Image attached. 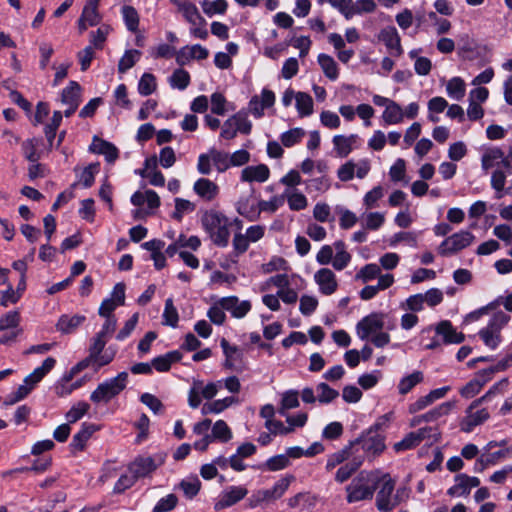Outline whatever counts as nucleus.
I'll use <instances>...</instances> for the list:
<instances>
[{
    "label": "nucleus",
    "instance_id": "1",
    "mask_svg": "<svg viewBox=\"0 0 512 512\" xmlns=\"http://www.w3.org/2000/svg\"><path fill=\"white\" fill-rule=\"evenodd\" d=\"M377 489L376 506L382 512L394 510L410 495V489L406 486H400L395 490V480L388 473L382 475Z\"/></svg>",
    "mask_w": 512,
    "mask_h": 512
},
{
    "label": "nucleus",
    "instance_id": "2",
    "mask_svg": "<svg viewBox=\"0 0 512 512\" xmlns=\"http://www.w3.org/2000/svg\"><path fill=\"white\" fill-rule=\"evenodd\" d=\"M201 225L209 238L218 247L225 248L229 244V219L220 211L206 210L201 216Z\"/></svg>",
    "mask_w": 512,
    "mask_h": 512
},
{
    "label": "nucleus",
    "instance_id": "3",
    "mask_svg": "<svg viewBox=\"0 0 512 512\" xmlns=\"http://www.w3.org/2000/svg\"><path fill=\"white\" fill-rule=\"evenodd\" d=\"M381 425L376 423L366 435L354 441V470L362 464L364 457L371 461L385 449L384 437L378 433Z\"/></svg>",
    "mask_w": 512,
    "mask_h": 512
},
{
    "label": "nucleus",
    "instance_id": "4",
    "mask_svg": "<svg viewBox=\"0 0 512 512\" xmlns=\"http://www.w3.org/2000/svg\"><path fill=\"white\" fill-rule=\"evenodd\" d=\"M128 373L120 372L116 377L105 380L100 383L91 393L90 400L94 403L109 402L112 398L120 394L127 386Z\"/></svg>",
    "mask_w": 512,
    "mask_h": 512
},
{
    "label": "nucleus",
    "instance_id": "5",
    "mask_svg": "<svg viewBox=\"0 0 512 512\" xmlns=\"http://www.w3.org/2000/svg\"><path fill=\"white\" fill-rule=\"evenodd\" d=\"M213 167L219 173L227 171L230 168L229 154L215 148H210L206 153L198 156L197 170L200 174H211Z\"/></svg>",
    "mask_w": 512,
    "mask_h": 512
},
{
    "label": "nucleus",
    "instance_id": "6",
    "mask_svg": "<svg viewBox=\"0 0 512 512\" xmlns=\"http://www.w3.org/2000/svg\"><path fill=\"white\" fill-rule=\"evenodd\" d=\"M293 480L294 477L292 475L285 476L278 480L272 488L255 491L248 499L249 507L253 509L262 506L264 503L279 499L289 488Z\"/></svg>",
    "mask_w": 512,
    "mask_h": 512
},
{
    "label": "nucleus",
    "instance_id": "7",
    "mask_svg": "<svg viewBox=\"0 0 512 512\" xmlns=\"http://www.w3.org/2000/svg\"><path fill=\"white\" fill-rule=\"evenodd\" d=\"M56 360L53 357L46 358L42 365L35 368L33 372L24 378L23 384L14 392V395L21 401L26 398L34 387L54 368Z\"/></svg>",
    "mask_w": 512,
    "mask_h": 512
},
{
    "label": "nucleus",
    "instance_id": "8",
    "mask_svg": "<svg viewBox=\"0 0 512 512\" xmlns=\"http://www.w3.org/2000/svg\"><path fill=\"white\" fill-rule=\"evenodd\" d=\"M165 459V453H156L150 456H139L129 464L128 470L130 473L134 474L137 479L146 477L163 465Z\"/></svg>",
    "mask_w": 512,
    "mask_h": 512
},
{
    "label": "nucleus",
    "instance_id": "9",
    "mask_svg": "<svg viewBox=\"0 0 512 512\" xmlns=\"http://www.w3.org/2000/svg\"><path fill=\"white\" fill-rule=\"evenodd\" d=\"M381 477L374 472L361 471L354 480V501L371 499Z\"/></svg>",
    "mask_w": 512,
    "mask_h": 512
},
{
    "label": "nucleus",
    "instance_id": "10",
    "mask_svg": "<svg viewBox=\"0 0 512 512\" xmlns=\"http://www.w3.org/2000/svg\"><path fill=\"white\" fill-rule=\"evenodd\" d=\"M221 387L222 381L210 382L205 386L202 381H194L188 392L189 406L193 409L198 408L202 401L201 398L207 400L214 398Z\"/></svg>",
    "mask_w": 512,
    "mask_h": 512
},
{
    "label": "nucleus",
    "instance_id": "11",
    "mask_svg": "<svg viewBox=\"0 0 512 512\" xmlns=\"http://www.w3.org/2000/svg\"><path fill=\"white\" fill-rule=\"evenodd\" d=\"M474 235L469 231H461L446 238L439 246L438 251L442 256L454 254L468 247L474 240Z\"/></svg>",
    "mask_w": 512,
    "mask_h": 512
},
{
    "label": "nucleus",
    "instance_id": "12",
    "mask_svg": "<svg viewBox=\"0 0 512 512\" xmlns=\"http://www.w3.org/2000/svg\"><path fill=\"white\" fill-rule=\"evenodd\" d=\"M220 346L225 356L224 367L242 372L245 369L243 350L236 345H231L225 338L221 339Z\"/></svg>",
    "mask_w": 512,
    "mask_h": 512
},
{
    "label": "nucleus",
    "instance_id": "13",
    "mask_svg": "<svg viewBox=\"0 0 512 512\" xmlns=\"http://www.w3.org/2000/svg\"><path fill=\"white\" fill-rule=\"evenodd\" d=\"M384 315L372 313L364 317L356 326L357 334L361 339H368L384 328Z\"/></svg>",
    "mask_w": 512,
    "mask_h": 512
},
{
    "label": "nucleus",
    "instance_id": "14",
    "mask_svg": "<svg viewBox=\"0 0 512 512\" xmlns=\"http://www.w3.org/2000/svg\"><path fill=\"white\" fill-rule=\"evenodd\" d=\"M275 103V94L273 91L264 88L261 95H254L248 103V113H251L255 118H261L264 115V110L270 108Z\"/></svg>",
    "mask_w": 512,
    "mask_h": 512
},
{
    "label": "nucleus",
    "instance_id": "15",
    "mask_svg": "<svg viewBox=\"0 0 512 512\" xmlns=\"http://www.w3.org/2000/svg\"><path fill=\"white\" fill-rule=\"evenodd\" d=\"M221 303L222 307L236 319L244 318L252 308L249 300H240L237 296L222 297Z\"/></svg>",
    "mask_w": 512,
    "mask_h": 512
},
{
    "label": "nucleus",
    "instance_id": "16",
    "mask_svg": "<svg viewBox=\"0 0 512 512\" xmlns=\"http://www.w3.org/2000/svg\"><path fill=\"white\" fill-rule=\"evenodd\" d=\"M193 192L203 201H214L220 192L219 186L208 178H199L193 184Z\"/></svg>",
    "mask_w": 512,
    "mask_h": 512
},
{
    "label": "nucleus",
    "instance_id": "17",
    "mask_svg": "<svg viewBox=\"0 0 512 512\" xmlns=\"http://www.w3.org/2000/svg\"><path fill=\"white\" fill-rule=\"evenodd\" d=\"M248 494V490L244 486H230L220 496L216 503V509H224L231 507Z\"/></svg>",
    "mask_w": 512,
    "mask_h": 512
},
{
    "label": "nucleus",
    "instance_id": "18",
    "mask_svg": "<svg viewBox=\"0 0 512 512\" xmlns=\"http://www.w3.org/2000/svg\"><path fill=\"white\" fill-rule=\"evenodd\" d=\"M270 177V169L265 164L246 166L241 171L240 179L242 182H266Z\"/></svg>",
    "mask_w": 512,
    "mask_h": 512
},
{
    "label": "nucleus",
    "instance_id": "19",
    "mask_svg": "<svg viewBox=\"0 0 512 512\" xmlns=\"http://www.w3.org/2000/svg\"><path fill=\"white\" fill-rule=\"evenodd\" d=\"M480 480L477 477H470L466 474H459L455 477V484L449 488L451 496L468 495L472 488L478 487Z\"/></svg>",
    "mask_w": 512,
    "mask_h": 512
},
{
    "label": "nucleus",
    "instance_id": "20",
    "mask_svg": "<svg viewBox=\"0 0 512 512\" xmlns=\"http://www.w3.org/2000/svg\"><path fill=\"white\" fill-rule=\"evenodd\" d=\"M314 280L319 285L320 291L325 295H330L336 290L335 275L328 268L318 270L314 275Z\"/></svg>",
    "mask_w": 512,
    "mask_h": 512
},
{
    "label": "nucleus",
    "instance_id": "21",
    "mask_svg": "<svg viewBox=\"0 0 512 512\" xmlns=\"http://www.w3.org/2000/svg\"><path fill=\"white\" fill-rule=\"evenodd\" d=\"M453 406L454 404L452 402H444L427 413L414 417L411 422V426L419 425L422 422H433L438 418L447 415Z\"/></svg>",
    "mask_w": 512,
    "mask_h": 512
},
{
    "label": "nucleus",
    "instance_id": "22",
    "mask_svg": "<svg viewBox=\"0 0 512 512\" xmlns=\"http://www.w3.org/2000/svg\"><path fill=\"white\" fill-rule=\"evenodd\" d=\"M436 333L443 337L446 344H460L465 340L464 334L456 332L448 320H443L436 326Z\"/></svg>",
    "mask_w": 512,
    "mask_h": 512
},
{
    "label": "nucleus",
    "instance_id": "23",
    "mask_svg": "<svg viewBox=\"0 0 512 512\" xmlns=\"http://www.w3.org/2000/svg\"><path fill=\"white\" fill-rule=\"evenodd\" d=\"M379 40L382 41L389 50H395L397 56L403 53L400 36L395 27L388 26L382 29L379 33Z\"/></svg>",
    "mask_w": 512,
    "mask_h": 512
},
{
    "label": "nucleus",
    "instance_id": "24",
    "mask_svg": "<svg viewBox=\"0 0 512 512\" xmlns=\"http://www.w3.org/2000/svg\"><path fill=\"white\" fill-rule=\"evenodd\" d=\"M86 320L84 315H68L64 314L60 316L57 321L56 328L63 334L73 333L82 323Z\"/></svg>",
    "mask_w": 512,
    "mask_h": 512
},
{
    "label": "nucleus",
    "instance_id": "25",
    "mask_svg": "<svg viewBox=\"0 0 512 512\" xmlns=\"http://www.w3.org/2000/svg\"><path fill=\"white\" fill-rule=\"evenodd\" d=\"M352 441H350L343 449L331 454L326 462V470L331 471L337 466H342L347 462H352Z\"/></svg>",
    "mask_w": 512,
    "mask_h": 512
},
{
    "label": "nucleus",
    "instance_id": "26",
    "mask_svg": "<svg viewBox=\"0 0 512 512\" xmlns=\"http://www.w3.org/2000/svg\"><path fill=\"white\" fill-rule=\"evenodd\" d=\"M95 431L96 427L94 424L83 423L81 429L73 436L70 448L73 451L84 450L86 442Z\"/></svg>",
    "mask_w": 512,
    "mask_h": 512
},
{
    "label": "nucleus",
    "instance_id": "27",
    "mask_svg": "<svg viewBox=\"0 0 512 512\" xmlns=\"http://www.w3.org/2000/svg\"><path fill=\"white\" fill-rule=\"evenodd\" d=\"M237 213L249 221H256L259 219L258 205L251 203L249 197H241L235 204Z\"/></svg>",
    "mask_w": 512,
    "mask_h": 512
},
{
    "label": "nucleus",
    "instance_id": "28",
    "mask_svg": "<svg viewBox=\"0 0 512 512\" xmlns=\"http://www.w3.org/2000/svg\"><path fill=\"white\" fill-rule=\"evenodd\" d=\"M317 497L309 492L298 493L289 499V508L308 510L315 506Z\"/></svg>",
    "mask_w": 512,
    "mask_h": 512
},
{
    "label": "nucleus",
    "instance_id": "29",
    "mask_svg": "<svg viewBox=\"0 0 512 512\" xmlns=\"http://www.w3.org/2000/svg\"><path fill=\"white\" fill-rule=\"evenodd\" d=\"M61 103L63 105H79L81 102V86L76 81H70L62 90Z\"/></svg>",
    "mask_w": 512,
    "mask_h": 512
},
{
    "label": "nucleus",
    "instance_id": "30",
    "mask_svg": "<svg viewBox=\"0 0 512 512\" xmlns=\"http://www.w3.org/2000/svg\"><path fill=\"white\" fill-rule=\"evenodd\" d=\"M283 196H285V201L287 200L288 206L292 211L303 210L308 205L306 196L296 189L287 188Z\"/></svg>",
    "mask_w": 512,
    "mask_h": 512
},
{
    "label": "nucleus",
    "instance_id": "31",
    "mask_svg": "<svg viewBox=\"0 0 512 512\" xmlns=\"http://www.w3.org/2000/svg\"><path fill=\"white\" fill-rule=\"evenodd\" d=\"M236 402H237V399L232 396L225 397V398L219 399V400H215L213 402H208L202 406L201 413L203 415L219 414Z\"/></svg>",
    "mask_w": 512,
    "mask_h": 512
},
{
    "label": "nucleus",
    "instance_id": "32",
    "mask_svg": "<svg viewBox=\"0 0 512 512\" xmlns=\"http://www.w3.org/2000/svg\"><path fill=\"white\" fill-rule=\"evenodd\" d=\"M332 247L334 248L332 265L336 270H342L348 265L351 259L350 254L345 250V244L342 241L334 242Z\"/></svg>",
    "mask_w": 512,
    "mask_h": 512
},
{
    "label": "nucleus",
    "instance_id": "33",
    "mask_svg": "<svg viewBox=\"0 0 512 512\" xmlns=\"http://www.w3.org/2000/svg\"><path fill=\"white\" fill-rule=\"evenodd\" d=\"M489 381V377H480V372L477 376L469 381L460 391V394L464 398H472L478 394L481 388Z\"/></svg>",
    "mask_w": 512,
    "mask_h": 512
},
{
    "label": "nucleus",
    "instance_id": "34",
    "mask_svg": "<svg viewBox=\"0 0 512 512\" xmlns=\"http://www.w3.org/2000/svg\"><path fill=\"white\" fill-rule=\"evenodd\" d=\"M190 74L184 69H176L169 77L168 81L173 89L185 90L190 84Z\"/></svg>",
    "mask_w": 512,
    "mask_h": 512
},
{
    "label": "nucleus",
    "instance_id": "35",
    "mask_svg": "<svg viewBox=\"0 0 512 512\" xmlns=\"http://www.w3.org/2000/svg\"><path fill=\"white\" fill-rule=\"evenodd\" d=\"M296 109L301 117L309 116L313 112L312 97L305 92H297L295 96Z\"/></svg>",
    "mask_w": 512,
    "mask_h": 512
},
{
    "label": "nucleus",
    "instance_id": "36",
    "mask_svg": "<svg viewBox=\"0 0 512 512\" xmlns=\"http://www.w3.org/2000/svg\"><path fill=\"white\" fill-rule=\"evenodd\" d=\"M334 152L337 157L344 158L352 151V137L336 135L333 137Z\"/></svg>",
    "mask_w": 512,
    "mask_h": 512
},
{
    "label": "nucleus",
    "instance_id": "37",
    "mask_svg": "<svg viewBox=\"0 0 512 512\" xmlns=\"http://www.w3.org/2000/svg\"><path fill=\"white\" fill-rule=\"evenodd\" d=\"M318 63L326 77L331 80H335L338 77L337 64L331 56L319 54Z\"/></svg>",
    "mask_w": 512,
    "mask_h": 512
},
{
    "label": "nucleus",
    "instance_id": "38",
    "mask_svg": "<svg viewBox=\"0 0 512 512\" xmlns=\"http://www.w3.org/2000/svg\"><path fill=\"white\" fill-rule=\"evenodd\" d=\"M299 394L295 390L286 391L282 395L281 405L279 408V414L286 416V413L290 409L297 408L299 406Z\"/></svg>",
    "mask_w": 512,
    "mask_h": 512
},
{
    "label": "nucleus",
    "instance_id": "39",
    "mask_svg": "<svg viewBox=\"0 0 512 512\" xmlns=\"http://www.w3.org/2000/svg\"><path fill=\"white\" fill-rule=\"evenodd\" d=\"M230 118L235 123L239 133L244 135L251 133L252 122L248 119V112L246 110H240Z\"/></svg>",
    "mask_w": 512,
    "mask_h": 512
},
{
    "label": "nucleus",
    "instance_id": "40",
    "mask_svg": "<svg viewBox=\"0 0 512 512\" xmlns=\"http://www.w3.org/2000/svg\"><path fill=\"white\" fill-rule=\"evenodd\" d=\"M175 210L172 213V218L181 221L185 214L191 213L196 209V205L190 200L183 198H175Z\"/></svg>",
    "mask_w": 512,
    "mask_h": 512
},
{
    "label": "nucleus",
    "instance_id": "41",
    "mask_svg": "<svg viewBox=\"0 0 512 512\" xmlns=\"http://www.w3.org/2000/svg\"><path fill=\"white\" fill-rule=\"evenodd\" d=\"M162 317L164 325L173 328L177 327L179 315L177 308L174 306L172 298L166 299Z\"/></svg>",
    "mask_w": 512,
    "mask_h": 512
},
{
    "label": "nucleus",
    "instance_id": "42",
    "mask_svg": "<svg viewBox=\"0 0 512 512\" xmlns=\"http://www.w3.org/2000/svg\"><path fill=\"white\" fill-rule=\"evenodd\" d=\"M121 13L127 29L131 32H136L139 26V16L136 9L129 5H124Z\"/></svg>",
    "mask_w": 512,
    "mask_h": 512
},
{
    "label": "nucleus",
    "instance_id": "43",
    "mask_svg": "<svg viewBox=\"0 0 512 512\" xmlns=\"http://www.w3.org/2000/svg\"><path fill=\"white\" fill-rule=\"evenodd\" d=\"M180 12L188 23L196 26L197 23H204V18L200 15L195 4L188 2L180 6Z\"/></svg>",
    "mask_w": 512,
    "mask_h": 512
},
{
    "label": "nucleus",
    "instance_id": "44",
    "mask_svg": "<svg viewBox=\"0 0 512 512\" xmlns=\"http://www.w3.org/2000/svg\"><path fill=\"white\" fill-rule=\"evenodd\" d=\"M203 12L208 16L215 14H224L227 10L228 4L226 0H203L201 2Z\"/></svg>",
    "mask_w": 512,
    "mask_h": 512
},
{
    "label": "nucleus",
    "instance_id": "45",
    "mask_svg": "<svg viewBox=\"0 0 512 512\" xmlns=\"http://www.w3.org/2000/svg\"><path fill=\"white\" fill-rule=\"evenodd\" d=\"M285 203V196L275 195L269 200H260L258 202L259 215L261 212L274 213Z\"/></svg>",
    "mask_w": 512,
    "mask_h": 512
},
{
    "label": "nucleus",
    "instance_id": "46",
    "mask_svg": "<svg viewBox=\"0 0 512 512\" xmlns=\"http://www.w3.org/2000/svg\"><path fill=\"white\" fill-rule=\"evenodd\" d=\"M383 119L387 124H397L403 119L401 107L396 102H389L383 112Z\"/></svg>",
    "mask_w": 512,
    "mask_h": 512
},
{
    "label": "nucleus",
    "instance_id": "47",
    "mask_svg": "<svg viewBox=\"0 0 512 512\" xmlns=\"http://www.w3.org/2000/svg\"><path fill=\"white\" fill-rule=\"evenodd\" d=\"M157 87L156 78L151 73H144L138 83V92L142 96L151 95Z\"/></svg>",
    "mask_w": 512,
    "mask_h": 512
},
{
    "label": "nucleus",
    "instance_id": "48",
    "mask_svg": "<svg viewBox=\"0 0 512 512\" xmlns=\"http://www.w3.org/2000/svg\"><path fill=\"white\" fill-rule=\"evenodd\" d=\"M213 440L228 442L232 438V432L225 421L218 420L212 427L211 435Z\"/></svg>",
    "mask_w": 512,
    "mask_h": 512
},
{
    "label": "nucleus",
    "instance_id": "49",
    "mask_svg": "<svg viewBox=\"0 0 512 512\" xmlns=\"http://www.w3.org/2000/svg\"><path fill=\"white\" fill-rule=\"evenodd\" d=\"M63 114L60 111H54L51 122L44 128V133L49 146L53 145L56 131L62 122Z\"/></svg>",
    "mask_w": 512,
    "mask_h": 512
},
{
    "label": "nucleus",
    "instance_id": "50",
    "mask_svg": "<svg viewBox=\"0 0 512 512\" xmlns=\"http://www.w3.org/2000/svg\"><path fill=\"white\" fill-rule=\"evenodd\" d=\"M201 482L197 476L183 479L179 487L187 498H193L200 490Z\"/></svg>",
    "mask_w": 512,
    "mask_h": 512
},
{
    "label": "nucleus",
    "instance_id": "51",
    "mask_svg": "<svg viewBox=\"0 0 512 512\" xmlns=\"http://www.w3.org/2000/svg\"><path fill=\"white\" fill-rule=\"evenodd\" d=\"M306 132L302 128H293L281 134V142L285 147H292L299 143Z\"/></svg>",
    "mask_w": 512,
    "mask_h": 512
},
{
    "label": "nucleus",
    "instance_id": "52",
    "mask_svg": "<svg viewBox=\"0 0 512 512\" xmlns=\"http://www.w3.org/2000/svg\"><path fill=\"white\" fill-rule=\"evenodd\" d=\"M423 380V373L421 371H415L412 374L404 377L399 383V393L407 394L414 386Z\"/></svg>",
    "mask_w": 512,
    "mask_h": 512
},
{
    "label": "nucleus",
    "instance_id": "53",
    "mask_svg": "<svg viewBox=\"0 0 512 512\" xmlns=\"http://www.w3.org/2000/svg\"><path fill=\"white\" fill-rule=\"evenodd\" d=\"M141 53L138 50H127L118 63V71L125 73L138 61Z\"/></svg>",
    "mask_w": 512,
    "mask_h": 512
},
{
    "label": "nucleus",
    "instance_id": "54",
    "mask_svg": "<svg viewBox=\"0 0 512 512\" xmlns=\"http://www.w3.org/2000/svg\"><path fill=\"white\" fill-rule=\"evenodd\" d=\"M38 139L32 138L27 139L22 143V150L25 158L31 162H38L40 159V153L37 151Z\"/></svg>",
    "mask_w": 512,
    "mask_h": 512
},
{
    "label": "nucleus",
    "instance_id": "55",
    "mask_svg": "<svg viewBox=\"0 0 512 512\" xmlns=\"http://www.w3.org/2000/svg\"><path fill=\"white\" fill-rule=\"evenodd\" d=\"M89 408L90 405L84 401H80L73 405L65 415L68 423H75L80 420L88 412Z\"/></svg>",
    "mask_w": 512,
    "mask_h": 512
},
{
    "label": "nucleus",
    "instance_id": "56",
    "mask_svg": "<svg viewBox=\"0 0 512 512\" xmlns=\"http://www.w3.org/2000/svg\"><path fill=\"white\" fill-rule=\"evenodd\" d=\"M99 172V164L92 163L85 167L79 175V182L84 188H89L93 185L95 175Z\"/></svg>",
    "mask_w": 512,
    "mask_h": 512
},
{
    "label": "nucleus",
    "instance_id": "57",
    "mask_svg": "<svg viewBox=\"0 0 512 512\" xmlns=\"http://www.w3.org/2000/svg\"><path fill=\"white\" fill-rule=\"evenodd\" d=\"M447 92L455 100H461L465 95V83L459 77H454L448 81Z\"/></svg>",
    "mask_w": 512,
    "mask_h": 512
},
{
    "label": "nucleus",
    "instance_id": "58",
    "mask_svg": "<svg viewBox=\"0 0 512 512\" xmlns=\"http://www.w3.org/2000/svg\"><path fill=\"white\" fill-rule=\"evenodd\" d=\"M506 175L502 170H495L491 176V186L495 190V198L501 199L504 196Z\"/></svg>",
    "mask_w": 512,
    "mask_h": 512
},
{
    "label": "nucleus",
    "instance_id": "59",
    "mask_svg": "<svg viewBox=\"0 0 512 512\" xmlns=\"http://www.w3.org/2000/svg\"><path fill=\"white\" fill-rule=\"evenodd\" d=\"M225 308L222 307L221 298L212 305L208 312L207 317L216 325H222L226 320Z\"/></svg>",
    "mask_w": 512,
    "mask_h": 512
},
{
    "label": "nucleus",
    "instance_id": "60",
    "mask_svg": "<svg viewBox=\"0 0 512 512\" xmlns=\"http://www.w3.org/2000/svg\"><path fill=\"white\" fill-rule=\"evenodd\" d=\"M509 320V315L502 311H498L492 316L486 328L497 334H501L502 328L509 322Z\"/></svg>",
    "mask_w": 512,
    "mask_h": 512
},
{
    "label": "nucleus",
    "instance_id": "61",
    "mask_svg": "<svg viewBox=\"0 0 512 512\" xmlns=\"http://www.w3.org/2000/svg\"><path fill=\"white\" fill-rule=\"evenodd\" d=\"M211 112L216 115H224L227 112V100L222 93L214 92L211 97Z\"/></svg>",
    "mask_w": 512,
    "mask_h": 512
},
{
    "label": "nucleus",
    "instance_id": "62",
    "mask_svg": "<svg viewBox=\"0 0 512 512\" xmlns=\"http://www.w3.org/2000/svg\"><path fill=\"white\" fill-rule=\"evenodd\" d=\"M317 399L321 403H329L338 397V391L329 387L326 383H320L316 387Z\"/></svg>",
    "mask_w": 512,
    "mask_h": 512
},
{
    "label": "nucleus",
    "instance_id": "63",
    "mask_svg": "<svg viewBox=\"0 0 512 512\" xmlns=\"http://www.w3.org/2000/svg\"><path fill=\"white\" fill-rule=\"evenodd\" d=\"M289 458L285 454H279L270 457L264 464V467L269 471H279L289 465Z\"/></svg>",
    "mask_w": 512,
    "mask_h": 512
},
{
    "label": "nucleus",
    "instance_id": "64",
    "mask_svg": "<svg viewBox=\"0 0 512 512\" xmlns=\"http://www.w3.org/2000/svg\"><path fill=\"white\" fill-rule=\"evenodd\" d=\"M88 22L90 26H96L101 21V16L98 12V6L85 4L81 16Z\"/></svg>",
    "mask_w": 512,
    "mask_h": 512
}]
</instances>
